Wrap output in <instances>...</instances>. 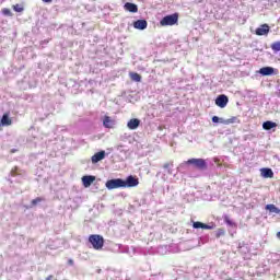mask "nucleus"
I'll list each match as a JSON object with an SVG mask.
<instances>
[{"mask_svg": "<svg viewBox=\"0 0 280 280\" xmlns=\"http://www.w3.org/2000/svg\"><path fill=\"white\" fill-rule=\"evenodd\" d=\"M268 34H270V26L268 24H262L256 28V36H268Z\"/></svg>", "mask_w": 280, "mask_h": 280, "instance_id": "423d86ee", "label": "nucleus"}, {"mask_svg": "<svg viewBox=\"0 0 280 280\" xmlns=\"http://www.w3.org/2000/svg\"><path fill=\"white\" fill-rule=\"evenodd\" d=\"M105 158L106 151L97 152L92 156V163H100V161H104Z\"/></svg>", "mask_w": 280, "mask_h": 280, "instance_id": "9b49d317", "label": "nucleus"}, {"mask_svg": "<svg viewBox=\"0 0 280 280\" xmlns=\"http://www.w3.org/2000/svg\"><path fill=\"white\" fill-rule=\"evenodd\" d=\"M54 279V276H48L47 278H46V280H52Z\"/></svg>", "mask_w": 280, "mask_h": 280, "instance_id": "7c9ffc66", "label": "nucleus"}, {"mask_svg": "<svg viewBox=\"0 0 280 280\" xmlns=\"http://www.w3.org/2000/svg\"><path fill=\"white\" fill-rule=\"evenodd\" d=\"M261 176L264 178H273L275 177V173L272 172V168H261Z\"/></svg>", "mask_w": 280, "mask_h": 280, "instance_id": "dca6fc26", "label": "nucleus"}, {"mask_svg": "<svg viewBox=\"0 0 280 280\" xmlns=\"http://www.w3.org/2000/svg\"><path fill=\"white\" fill-rule=\"evenodd\" d=\"M82 183L84 187H89L90 185H93V183H95V176L85 175L82 177Z\"/></svg>", "mask_w": 280, "mask_h": 280, "instance_id": "f8f14e48", "label": "nucleus"}, {"mask_svg": "<svg viewBox=\"0 0 280 280\" xmlns=\"http://www.w3.org/2000/svg\"><path fill=\"white\" fill-rule=\"evenodd\" d=\"M277 238L280 240V232L277 233Z\"/></svg>", "mask_w": 280, "mask_h": 280, "instance_id": "473e14b6", "label": "nucleus"}, {"mask_svg": "<svg viewBox=\"0 0 280 280\" xmlns=\"http://www.w3.org/2000/svg\"><path fill=\"white\" fill-rule=\"evenodd\" d=\"M225 224H228V226H233L235 223L231 220V218H229V215H225L223 218Z\"/></svg>", "mask_w": 280, "mask_h": 280, "instance_id": "393cba45", "label": "nucleus"}, {"mask_svg": "<svg viewBox=\"0 0 280 280\" xmlns=\"http://www.w3.org/2000/svg\"><path fill=\"white\" fill-rule=\"evenodd\" d=\"M124 8L125 10H127V12H132V13L139 12V7H137V4L132 2L125 3Z\"/></svg>", "mask_w": 280, "mask_h": 280, "instance_id": "4468645a", "label": "nucleus"}, {"mask_svg": "<svg viewBox=\"0 0 280 280\" xmlns=\"http://www.w3.org/2000/svg\"><path fill=\"white\" fill-rule=\"evenodd\" d=\"M68 266H73V259L68 260Z\"/></svg>", "mask_w": 280, "mask_h": 280, "instance_id": "c756f323", "label": "nucleus"}, {"mask_svg": "<svg viewBox=\"0 0 280 280\" xmlns=\"http://www.w3.org/2000/svg\"><path fill=\"white\" fill-rule=\"evenodd\" d=\"M45 200V198H43V197H37V198H35V199H33L32 201H31V205H32V207H36V205H38L39 202H43Z\"/></svg>", "mask_w": 280, "mask_h": 280, "instance_id": "4be33fe9", "label": "nucleus"}, {"mask_svg": "<svg viewBox=\"0 0 280 280\" xmlns=\"http://www.w3.org/2000/svg\"><path fill=\"white\" fill-rule=\"evenodd\" d=\"M221 124H225V126H229V124H240V119L237 117L233 116L226 120H221Z\"/></svg>", "mask_w": 280, "mask_h": 280, "instance_id": "aec40b11", "label": "nucleus"}, {"mask_svg": "<svg viewBox=\"0 0 280 280\" xmlns=\"http://www.w3.org/2000/svg\"><path fill=\"white\" fill-rule=\"evenodd\" d=\"M259 73L260 75H272V74H277L278 70H275V68L272 67H264V68H260Z\"/></svg>", "mask_w": 280, "mask_h": 280, "instance_id": "1a4fd4ad", "label": "nucleus"}, {"mask_svg": "<svg viewBox=\"0 0 280 280\" xmlns=\"http://www.w3.org/2000/svg\"><path fill=\"white\" fill-rule=\"evenodd\" d=\"M221 235H224V230L223 229L218 230L217 237H220Z\"/></svg>", "mask_w": 280, "mask_h": 280, "instance_id": "cd10ccee", "label": "nucleus"}, {"mask_svg": "<svg viewBox=\"0 0 280 280\" xmlns=\"http://www.w3.org/2000/svg\"><path fill=\"white\" fill-rule=\"evenodd\" d=\"M139 126H141V120H139V118H131L127 122V128H129V130H137V128H139Z\"/></svg>", "mask_w": 280, "mask_h": 280, "instance_id": "0eeeda50", "label": "nucleus"}, {"mask_svg": "<svg viewBox=\"0 0 280 280\" xmlns=\"http://www.w3.org/2000/svg\"><path fill=\"white\" fill-rule=\"evenodd\" d=\"M262 128H264V130H272V128H277V122L267 120L262 124Z\"/></svg>", "mask_w": 280, "mask_h": 280, "instance_id": "a211bd4d", "label": "nucleus"}, {"mask_svg": "<svg viewBox=\"0 0 280 280\" xmlns=\"http://www.w3.org/2000/svg\"><path fill=\"white\" fill-rule=\"evenodd\" d=\"M212 121H213V124H222V121H224V119L220 118L218 116H213L212 117Z\"/></svg>", "mask_w": 280, "mask_h": 280, "instance_id": "a878e982", "label": "nucleus"}, {"mask_svg": "<svg viewBox=\"0 0 280 280\" xmlns=\"http://www.w3.org/2000/svg\"><path fill=\"white\" fill-rule=\"evenodd\" d=\"M11 124H12V118H10V113L3 114L0 120L1 128H3V126H10Z\"/></svg>", "mask_w": 280, "mask_h": 280, "instance_id": "9d476101", "label": "nucleus"}, {"mask_svg": "<svg viewBox=\"0 0 280 280\" xmlns=\"http://www.w3.org/2000/svg\"><path fill=\"white\" fill-rule=\"evenodd\" d=\"M192 228H195V229H205V230H207V231L213 229L211 225H208V224L202 223V222H200V221L194 222V223H192Z\"/></svg>", "mask_w": 280, "mask_h": 280, "instance_id": "f3484780", "label": "nucleus"}, {"mask_svg": "<svg viewBox=\"0 0 280 280\" xmlns=\"http://www.w3.org/2000/svg\"><path fill=\"white\" fill-rule=\"evenodd\" d=\"M105 187L108 189L126 188V180L121 178L109 179L106 182Z\"/></svg>", "mask_w": 280, "mask_h": 280, "instance_id": "20e7f679", "label": "nucleus"}, {"mask_svg": "<svg viewBox=\"0 0 280 280\" xmlns=\"http://www.w3.org/2000/svg\"><path fill=\"white\" fill-rule=\"evenodd\" d=\"M139 185V178H136L135 176L130 175L125 180V187H137Z\"/></svg>", "mask_w": 280, "mask_h": 280, "instance_id": "6e6552de", "label": "nucleus"}, {"mask_svg": "<svg viewBox=\"0 0 280 280\" xmlns=\"http://www.w3.org/2000/svg\"><path fill=\"white\" fill-rule=\"evenodd\" d=\"M272 51H280V42H275L271 44Z\"/></svg>", "mask_w": 280, "mask_h": 280, "instance_id": "b1692460", "label": "nucleus"}, {"mask_svg": "<svg viewBox=\"0 0 280 280\" xmlns=\"http://www.w3.org/2000/svg\"><path fill=\"white\" fill-rule=\"evenodd\" d=\"M229 104V96L221 94L215 98V105L219 106V108H226V105Z\"/></svg>", "mask_w": 280, "mask_h": 280, "instance_id": "39448f33", "label": "nucleus"}, {"mask_svg": "<svg viewBox=\"0 0 280 280\" xmlns=\"http://www.w3.org/2000/svg\"><path fill=\"white\" fill-rule=\"evenodd\" d=\"M129 77L131 78V80L133 82H141V74H139L137 72H130Z\"/></svg>", "mask_w": 280, "mask_h": 280, "instance_id": "412c9836", "label": "nucleus"}, {"mask_svg": "<svg viewBox=\"0 0 280 280\" xmlns=\"http://www.w3.org/2000/svg\"><path fill=\"white\" fill-rule=\"evenodd\" d=\"M12 9L14 10V12H23V10H25V8H23V4H14Z\"/></svg>", "mask_w": 280, "mask_h": 280, "instance_id": "5701e85b", "label": "nucleus"}, {"mask_svg": "<svg viewBox=\"0 0 280 280\" xmlns=\"http://www.w3.org/2000/svg\"><path fill=\"white\" fill-rule=\"evenodd\" d=\"M135 30H145L148 27V21L145 20H138L133 22Z\"/></svg>", "mask_w": 280, "mask_h": 280, "instance_id": "ddd939ff", "label": "nucleus"}, {"mask_svg": "<svg viewBox=\"0 0 280 280\" xmlns=\"http://www.w3.org/2000/svg\"><path fill=\"white\" fill-rule=\"evenodd\" d=\"M89 242L94 250H102V248H104V236L100 234H91L89 236Z\"/></svg>", "mask_w": 280, "mask_h": 280, "instance_id": "f257e3e1", "label": "nucleus"}, {"mask_svg": "<svg viewBox=\"0 0 280 280\" xmlns=\"http://www.w3.org/2000/svg\"><path fill=\"white\" fill-rule=\"evenodd\" d=\"M103 126L105 128H115V120H113L109 116H105L103 119Z\"/></svg>", "mask_w": 280, "mask_h": 280, "instance_id": "2eb2a0df", "label": "nucleus"}, {"mask_svg": "<svg viewBox=\"0 0 280 280\" xmlns=\"http://www.w3.org/2000/svg\"><path fill=\"white\" fill-rule=\"evenodd\" d=\"M186 165H192L196 170L205 171L207 170V161L205 159H189L185 162Z\"/></svg>", "mask_w": 280, "mask_h": 280, "instance_id": "f03ea898", "label": "nucleus"}, {"mask_svg": "<svg viewBox=\"0 0 280 280\" xmlns=\"http://www.w3.org/2000/svg\"><path fill=\"white\" fill-rule=\"evenodd\" d=\"M176 23H178V13H173L171 15H166L160 21V25L162 27L176 25Z\"/></svg>", "mask_w": 280, "mask_h": 280, "instance_id": "7ed1b4c3", "label": "nucleus"}, {"mask_svg": "<svg viewBox=\"0 0 280 280\" xmlns=\"http://www.w3.org/2000/svg\"><path fill=\"white\" fill-rule=\"evenodd\" d=\"M2 14H4L5 16H12V11H10V9H2Z\"/></svg>", "mask_w": 280, "mask_h": 280, "instance_id": "bb28decb", "label": "nucleus"}, {"mask_svg": "<svg viewBox=\"0 0 280 280\" xmlns=\"http://www.w3.org/2000/svg\"><path fill=\"white\" fill-rule=\"evenodd\" d=\"M265 209L269 212V213H280V209L277 208V206L269 203L265 207Z\"/></svg>", "mask_w": 280, "mask_h": 280, "instance_id": "6ab92c4d", "label": "nucleus"}, {"mask_svg": "<svg viewBox=\"0 0 280 280\" xmlns=\"http://www.w3.org/2000/svg\"><path fill=\"white\" fill-rule=\"evenodd\" d=\"M172 165H174L173 163H165L163 165L164 170H170V167H172Z\"/></svg>", "mask_w": 280, "mask_h": 280, "instance_id": "c85d7f7f", "label": "nucleus"}, {"mask_svg": "<svg viewBox=\"0 0 280 280\" xmlns=\"http://www.w3.org/2000/svg\"><path fill=\"white\" fill-rule=\"evenodd\" d=\"M44 3H51V0H43Z\"/></svg>", "mask_w": 280, "mask_h": 280, "instance_id": "2f4dec72", "label": "nucleus"}]
</instances>
